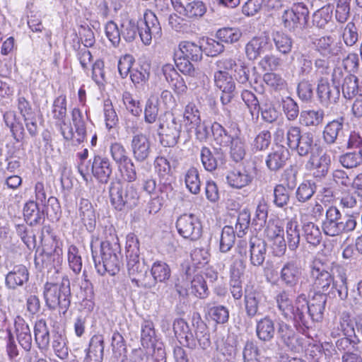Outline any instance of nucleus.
<instances>
[{
	"mask_svg": "<svg viewBox=\"0 0 362 362\" xmlns=\"http://www.w3.org/2000/svg\"><path fill=\"white\" fill-rule=\"evenodd\" d=\"M325 293H315L310 303L304 294L298 296L293 304L288 293L283 291L276 297L278 310L286 320H293L303 325L306 323L305 313H308L313 321L319 322L323 317L327 302Z\"/></svg>",
	"mask_w": 362,
	"mask_h": 362,
	"instance_id": "f257e3e1",
	"label": "nucleus"
},
{
	"mask_svg": "<svg viewBox=\"0 0 362 362\" xmlns=\"http://www.w3.org/2000/svg\"><path fill=\"white\" fill-rule=\"evenodd\" d=\"M139 243L134 234H129L126 241V257L127 268L132 281L137 287L149 288L153 286L157 281L163 282L170 276L169 266L163 262H156L151 267V275L153 281H147L150 276L147 274L145 267L139 262Z\"/></svg>",
	"mask_w": 362,
	"mask_h": 362,
	"instance_id": "f03ea898",
	"label": "nucleus"
},
{
	"mask_svg": "<svg viewBox=\"0 0 362 362\" xmlns=\"http://www.w3.org/2000/svg\"><path fill=\"white\" fill-rule=\"evenodd\" d=\"M274 139L277 143L285 141L289 148L300 156H308L315 145L313 133H302L300 127L292 124L286 127V132L283 126L279 124L274 133Z\"/></svg>",
	"mask_w": 362,
	"mask_h": 362,
	"instance_id": "7ed1b4c3",
	"label": "nucleus"
},
{
	"mask_svg": "<svg viewBox=\"0 0 362 362\" xmlns=\"http://www.w3.org/2000/svg\"><path fill=\"white\" fill-rule=\"evenodd\" d=\"M211 129L217 144L230 147V156L233 161L238 163L243 160L247 146L241 130L237 125H231L228 129H226L219 123L214 122Z\"/></svg>",
	"mask_w": 362,
	"mask_h": 362,
	"instance_id": "20e7f679",
	"label": "nucleus"
},
{
	"mask_svg": "<svg viewBox=\"0 0 362 362\" xmlns=\"http://www.w3.org/2000/svg\"><path fill=\"white\" fill-rule=\"evenodd\" d=\"M120 250L118 238L115 235L101 242L100 257L96 256L91 245L92 256L98 274L104 275L108 273L114 276L119 272L122 266Z\"/></svg>",
	"mask_w": 362,
	"mask_h": 362,
	"instance_id": "39448f33",
	"label": "nucleus"
},
{
	"mask_svg": "<svg viewBox=\"0 0 362 362\" xmlns=\"http://www.w3.org/2000/svg\"><path fill=\"white\" fill-rule=\"evenodd\" d=\"M44 298L50 310L59 308V312L65 313L70 305V281L66 276H63L57 282H47L44 286Z\"/></svg>",
	"mask_w": 362,
	"mask_h": 362,
	"instance_id": "423d86ee",
	"label": "nucleus"
},
{
	"mask_svg": "<svg viewBox=\"0 0 362 362\" xmlns=\"http://www.w3.org/2000/svg\"><path fill=\"white\" fill-rule=\"evenodd\" d=\"M109 192L111 204L117 211L132 209L139 203V189L132 183L113 182Z\"/></svg>",
	"mask_w": 362,
	"mask_h": 362,
	"instance_id": "0eeeda50",
	"label": "nucleus"
},
{
	"mask_svg": "<svg viewBox=\"0 0 362 362\" xmlns=\"http://www.w3.org/2000/svg\"><path fill=\"white\" fill-rule=\"evenodd\" d=\"M308 280L317 293H325L333 283V275L328 271L325 263L315 259L309 265Z\"/></svg>",
	"mask_w": 362,
	"mask_h": 362,
	"instance_id": "6e6552de",
	"label": "nucleus"
},
{
	"mask_svg": "<svg viewBox=\"0 0 362 362\" xmlns=\"http://www.w3.org/2000/svg\"><path fill=\"white\" fill-rule=\"evenodd\" d=\"M178 233L190 241L199 240L202 234V226L199 218L193 214H184L176 221Z\"/></svg>",
	"mask_w": 362,
	"mask_h": 362,
	"instance_id": "1a4fd4ad",
	"label": "nucleus"
},
{
	"mask_svg": "<svg viewBox=\"0 0 362 362\" xmlns=\"http://www.w3.org/2000/svg\"><path fill=\"white\" fill-rule=\"evenodd\" d=\"M79 172L83 177L91 172L94 177L100 182L107 183L112 175V168L108 158L100 156H95L91 168H89L87 167L84 170L83 165L81 163L79 167Z\"/></svg>",
	"mask_w": 362,
	"mask_h": 362,
	"instance_id": "9d476101",
	"label": "nucleus"
},
{
	"mask_svg": "<svg viewBox=\"0 0 362 362\" xmlns=\"http://www.w3.org/2000/svg\"><path fill=\"white\" fill-rule=\"evenodd\" d=\"M315 49L322 56L327 58L337 57L344 50L343 45L335 36L325 35L313 41Z\"/></svg>",
	"mask_w": 362,
	"mask_h": 362,
	"instance_id": "9b49d317",
	"label": "nucleus"
},
{
	"mask_svg": "<svg viewBox=\"0 0 362 362\" xmlns=\"http://www.w3.org/2000/svg\"><path fill=\"white\" fill-rule=\"evenodd\" d=\"M53 117L55 119L57 124L59 127L61 133L66 140H71L75 138L71 127L66 125V101L65 96H59L53 104L52 110Z\"/></svg>",
	"mask_w": 362,
	"mask_h": 362,
	"instance_id": "f8f14e48",
	"label": "nucleus"
},
{
	"mask_svg": "<svg viewBox=\"0 0 362 362\" xmlns=\"http://www.w3.org/2000/svg\"><path fill=\"white\" fill-rule=\"evenodd\" d=\"M255 176V168L244 166L229 171L226 175L227 183L233 188L241 189L249 185Z\"/></svg>",
	"mask_w": 362,
	"mask_h": 362,
	"instance_id": "ddd939ff",
	"label": "nucleus"
},
{
	"mask_svg": "<svg viewBox=\"0 0 362 362\" xmlns=\"http://www.w3.org/2000/svg\"><path fill=\"white\" fill-rule=\"evenodd\" d=\"M245 305L249 317L260 315L265 307V297L262 292L247 287L245 289Z\"/></svg>",
	"mask_w": 362,
	"mask_h": 362,
	"instance_id": "4468645a",
	"label": "nucleus"
},
{
	"mask_svg": "<svg viewBox=\"0 0 362 362\" xmlns=\"http://www.w3.org/2000/svg\"><path fill=\"white\" fill-rule=\"evenodd\" d=\"M159 128L161 132L160 142L165 146H174L180 138L182 124L180 120L173 117L166 124L160 123Z\"/></svg>",
	"mask_w": 362,
	"mask_h": 362,
	"instance_id": "2eb2a0df",
	"label": "nucleus"
},
{
	"mask_svg": "<svg viewBox=\"0 0 362 362\" xmlns=\"http://www.w3.org/2000/svg\"><path fill=\"white\" fill-rule=\"evenodd\" d=\"M131 150L136 161H145L151 152V143L149 138L143 133L136 134L131 141Z\"/></svg>",
	"mask_w": 362,
	"mask_h": 362,
	"instance_id": "dca6fc26",
	"label": "nucleus"
},
{
	"mask_svg": "<svg viewBox=\"0 0 362 362\" xmlns=\"http://www.w3.org/2000/svg\"><path fill=\"white\" fill-rule=\"evenodd\" d=\"M302 267L298 261L292 259L286 262L280 272V280L286 286H296L302 275Z\"/></svg>",
	"mask_w": 362,
	"mask_h": 362,
	"instance_id": "f3484780",
	"label": "nucleus"
},
{
	"mask_svg": "<svg viewBox=\"0 0 362 362\" xmlns=\"http://www.w3.org/2000/svg\"><path fill=\"white\" fill-rule=\"evenodd\" d=\"M216 86L222 91L221 96L223 105L228 104L235 96V83L233 78L229 74L214 73Z\"/></svg>",
	"mask_w": 362,
	"mask_h": 362,
	"instance_id": "a211bd4d",
	"label": "nucleus"
},
{
	"mask_svg": "<svg viewBox=\"0 0 362 362\" xmlns=\"http://www.w3.org/2000/svg\"><path fill=\"white\" fill-rule=\"evenodd\" d=\"M171 0L175 10L188 18L202 16L206 12L204 4L200 1Z\"/></svg>",
	"mask_w": 362,
	"mask_h": 362,
	"instance_id": "6ab92c4d",
	"label": "nucleus"
},
{
	"mask_svg": "<svg viewBox=\"0 0 362 362\" xmlns=\"http://www.w3.org/2000/svg\"><path fill=\"white\" fill-rule=\"evenodd\" d=\"M317 95L320 103L325 106L336 103L339 98L340 92L337 86H332L327 78L318 80Z\"/></svg>",
	"mask_w": 362,
	"mask_h": 362,
	"instance_id": "aec40b11",
	"label": "nucleus"
},
{
	"mask_svg": "<svg viewBox=\"0 0 362 362\" xmlns=\"http://www.w3.org/2000/svg\"><path fill=\"white\" fill-rule=\"evenodd\" d=\"M18 109L24 119L25 127L29 134L32 136L37 135L38 127L36 115L29 101L24 96L18 95Z\"/></svg>",
	"mask_w": 362,
	"mask_h": 362,
	"instance_id": "412c9836",
	"label": "nucleus"
},
{
	"mask_svg": "<svg viewBox=\"0 0 362 362\" xmlns=\"http://www.w3.org/2000/svg\"><path fill=\"white\" fill-rule=\"evenodd\" d=\"M344 119L342 117L328 122L324 128L322 137L327 144L336 142L343 144L344 140Z\"/></svg>",
	"mask_w": 362,
	"mask_h": 362,
	"instance_id": "4be33fe9",
	"label": "nucleus"
},
{
	"mask_svg": "<svg viewBox=\"0 0 362 362\" xmlns=\"http://www.w3.org/2000/svg\"><path fill=\"white\" fill-rule=\"evenodd\" d=\"M330 164V156L326 153L320 156L313 154L306 164V168L312 172L315 177L322 178L327 174Z\"/></svg>",
	"mask_w": 362,
	"mask_h": 362,
	"instance_id": "5701e85b",
	"label": "nucleus"
},
{
	"mask_svg": "<svg viewBox=\"0 0 362 362\" xmlns=\"http://www.w3.org/2000/svg\"><path fill=\"white\" fill-rule=\"evenodd\" d=\"M288 157V150L283 145L277 146L268 154L265 160L267 167L276 172L285 166Z\"/></svg>",
	"mask_w": 362,
	"mask_h": 362,
	"instance_id": "b1692460",
	"label": "nucleus"
},
{
	"mask_svg": "<svg viewBox=\"0 0 362 362\" xmlns=\"http://www.w3.org/2000/svg\"><path fill=\"white\" fill-rule=\"evenodd\" d=\"M341 214L334 206H330L326 211L325 218L322 223V228L326 235L334 237L337 235Z\"/></svg>",
	"mask_w": 362,
	"mask_h": 362,
	"instance_id": "393cba45",
	"label": "nucleus"
},
{
	"mask_svg": "<svg viewBox=\"0 0 362 362\" xmlns=\"http://www.w3.org/2000/svg\"><path fill=\"white\" fill-rule=\"evenodd\" d=\"M250 260L254 267H260L266 258L267 244L264 240L253 237L250 240Z\"/></svg>",
	"mask_w": 362,
	"mask_h": 362,
	"instance_id": "a878e982",
	"label": "nucleus"
},
{
	"mask_svg": "<svg viewBox=\"0 0 362 362\" xmlns=\"http://www.w3.org/2000/svg\"><path fill=\"white\" fill-rule=\"evenodd\" d=\"M14 327L18 343L25 351H29L32 346V335L28 323L22 317L17 316Z\"/></svg>",
	"mask_w": 362,
	"mask_h": 362,
	"instance_id": "bb28decb",
	"label": "nucleus"
},
{
	"mask_svg": "<svg viewBox=\"0 0 362 362\" xmlns=\"http://www.w3.org/2000/svg\"><path fill=\"white\" fill-rule=\"evenodd\" d=\"M269 38L266 36L252 37L245 45V53L250 60H255L269 49Z\"/></svg>",
	"mask_w": 362,
	"mask_h": 362,
	"instance_id": "cd10ccee",
	"label": "nucleus"
},
{
	"mask_svg": "<svg viewBox=\"0 0 362 362\" xmlns=\"http://www.w3.org/2000/svg\"><path fill=\"white\" fill-rule=\"evenodd\" d=\"M243 268L242 260H235L230 267V293L235 300H240L243 295L242 282L240 280Z\"/></svg>",
	"mask_w": 362,
	"mask_h": 362,
	"instance_id": "c85d7f7f",
	"label": "nucleus"
},
{
	"mask_svg": "<svg viewBox=\"0 0 362 362\" xmlns=\"http://www.w3.org/2000/svg\"><path fill=\"white\" fill-rule=\"evenodd\" d=\"M200 157L202 163L207 171H213L218 167V163H223L224 154L221 148H216L214 153L207 147H202Z\"/></svg>",
	"mask_w": 362,
	"mask_h": 362,
	"instance_id": "c756f323",
	"label": "nucleus"
},
{
	"mask_svg": "<svg viewBox=\"0 0 362 362\" xmlns=\"http://www.w3.org/2000/svg\"><path fill=\"white\" fill-rule=\"evenodd\" d=\"M78 216L88 230L91 231L94 229L96 222V214L89 200L86 199L80 200Z\"/></svg>",
	"mask_w": 362,
	"mask_h": 362,
	"instance_id": "7c9ffc66",
	"label": "nucleus"
},
{
	"mask_svg": "<svg viewBox=\"0 0 362 362\" xmlns=\"http://www.w3.org/2000/svg\"><path fill=\"white\" fill-rule=\"evenodd\" d=\"M29 274L26 267L22 264L16 265L6 276V285L9 288H16L28 281Z\"/></svg>",
	"mask_w": 362,
	"mask_h": 362,
	"instance_id": "2f4dec72",
	"label": "nucleus"
},
{
	"mask_svg": "<svg viewBox=\"0 0 362 362\" xmlns=\"http://www.w3.org/2000/svg\"><path fill=\"white\" fill-rule=\"evenodd\" d=\"M102 335H94L90 339L84 362H101L104 351Z\"/></svg>",
	"mask_w": 362,
	"mask_h": 362,
	"instance_id": "473e14b6",
	"label": "nucleus"
},
{
	"mask_svg": "<svg viewBox=\"0 0 362 362\" xmlns=\"http://www.w3.org/2000/svg\"><path fill=\"white\" fill-rule=\"evenodd\" d=\"M276 333L274 322L269 317H264L257 322L256 334L263 341H271Z\"/></svg>",
	"mask_w": 362,
	"mask_h": 362,
	"instance_id": "72a5a7b5",
	"label": "nucleus"
},
{
	"mask_svg": "<svg viewBox=\"0 0 362 362\" xmlns=\"http://www.w3.org/2000/svg\"><path fill=\"white\" fill-rule=\"evenodd\" d=\"M325 117L323 110H303L300 113V122L305 127H317L321 124Z\"/></svg>",
	"mask_w": 362,
	"mask_h": 362,
	"instance_id": "f704fd0d",
	"label": "nucleus"
},
{
	"mask_svg": "<svg viewBox=\"0 0 362 362\" xmlns=\"http://www.w3.org/2000/svg\"><path fill=\"white\" fill-rule=\"evenodd\" d=\"M35 339L41 349L47 348L50 338L49 329L44 319L37 320L34 327Z\"/></svg>",
	"mask_w": 362,
	"mask_h": 362,
	"instance_id": "c9c22d12",
	"label": "nucleus"
},
{
	"mask_svg": "<svg viewBox=\"0 0 362 362\" xmlns=\"http://www.w3.org/2000/svg\"><path fill=\"white\" fill-rule=\"evenodd\" d=\"M201 120L200 111L197 105L194 103H189L183 110L182 123L184 127L187 130L194 124H199Z\"/></svg>",
	"mask_w": 362,
	"mask_h": 362,
	"instance_id": "e433bc0d",
	"label": "nucleus"
},
{
	"mask_svg": "<svg viewBox=\"0 0 362 362\" xmlns=\"http://www.w3.org/2000/svg\"><path fill=\"white\" fill-rule=\"evenodd\" d=\"M73 124L76 129L77 144L83 142L86 136V121L84 115L78 108H74L71 112Z\"/></svg>",
	"mask_w": 362,
	"mask_h": 362,
	"instance_id": "4c0bfd02",
	"label": "nucleus"
},
{
	"mask_svg": "<svg viewBox=\"0 0 362 362\" xmlns=\"http://www.w3.org/2000/svg\"><path fill=\"white\" fill-rule=\"evenodd\" d=\"M173 330L177 339H185L187 346L194 345V337L188 324L183 319H177L173 323Z\"/></svg>",
	"mask_w": 362,
	"mask_h": 362,
	"instance_id": "58836bf2",
	"label": "nucleus"
},
{
	"mask_svg": "<svg viewBox=\"0 0 362 362\" xmlns=\"http://www.w3.org/2000/svg\"><path fill=\"white\" fill-rule=\"evenodd\" d=\"M159 100L156 95L151 94L147 100L144 108V120L148 124L156 122L159 115Z\"/></svg>",
	"mask_w": 362,
	"mask_h": 362,
	"instance_id": "ea45409f",
	"label": "nucleus"
},
{
	"mask_svg": "<svg viewBox=\"0 0 362 362\" xmlns=\"http://www.w3.org/2000/svg\"><path fill=\"white\" fill-rule=\"evenodd\" d=\"M338 274L337 279L333 276V283L332 288L338 293V297L341 300H345L348 297L347 277L344 269L341 267L336 268Z\"/></svg>",
	"mask_w": 362,
	"mask_h": 362,
	"instance_id": "a19ab883",
	"label": "nucleus"
},
{
	"mask_svg": "<svg viewBox=\"0 0 362 362\" xmlns=\"http://www.w3.org/2000/svg\"><path fill=\"white\" fill-rule=\"evenodd\" d=\"M23 216L25 221L30 225L40 223L44 220L43 213L38 208V205L34 201H30L25 204Z\"/></svg>",
	"mask_w": 362,
	"mask_h": 362,
	"instance_id": "79ce46f5",
	"label": "nucleus"
},
{
	"mask_svg": "<svg viewBox=\"0 0 362 362\" xmlns=\"http://www.w3.org/2000/svg\"><path fill=\"white\" fill-rule=\"evenodd\" d=\"M240 60L236 55L226 54L215 62L214 73L229 74L228 71H233Z\"/></svg>",
	"mask_w": 362,
	"mask_h": 362,
	"instance_id": "37998d69",
	"label": "nucleus"
},
{
	"mask_svg": "<svg viewBox=\"0 0 362 362\" xmlns=\"http://www.w3.org/2000/svg\"><path fill=\"white\" fill-rule=\"evenodd\" d=\"M303 236L306 241L314 246L318 245L322 240V233L318 227L311 221L303 223Z\"/></svg>",
	"mask_w": 362,
	"mask_h": 362,
	"instance_id": "c03bdc74",
	"label": "nucleus"
},
{
	"mask_svg": "<svg viewBox=\"0 0 362 362\" xmlns=\"http://www.w3.org/2000/svg\"><path fill=\"white\" fill-rule=\"evenodd\" d=\"M288 247L291 250H296L300 243V231L298 222L294 219L289 220L286 223Z\"/></svg>",
	"mask_w": 362,
	"mask_h": 362,
	"instance_id": "a18cd8bd",
	"label": "nucleus"
},
{
	"mask_svg": "<svg viewBox=\"0 0 362 362\" xmlns=\"http://www.w3.org/2000/svg\"><path fill=\"white\" fill-rule=\"evenodd\" d=\"M235 241V230L232 226H226L223 228L219 239V250L225 253L231 250Z\"/></svg>",
	"mask_w": 362,
	"mask_h": 362,
	"instance_id": "49530a36",
	"label": "nucleus"
},
{
	"mask_svg": "<svg viewBox=\"0 0 362 362\" xmlns=\"http://www.w3.org/2000/svg\"><path fill=\"white\" fill-rule=\"evenodd\" d=\"M179 47L183 58L194 62H197L202 58V47L194 42H182Z\"/></svg>",
	"mask_w": 362,
	"mask_h": 362,
	"instance_id": "de8ad7c7",
	"label": "nucleus"
},
{
	"mask_svg": "<svg viewBox=\"0 0 362 362\" xmlns=\"http://www.w3.org/2000/svg\"><path fill=\"white\" fill-rule=\"evenodd\" d=\"M359 86L356 76L347 74L341 84L342 94L345 98L351 99L358 92Z\"/></svg>",
	"mask_w": 362,
	"mask_h": 362,
	"instance_id": "09e8293b",
	"label": "nucleus"
},
{
	"mask_svg": "<svg viewBox=\"0 0 362 362\" xmlns=\"http://www.w3.org/2000/svg\"><path fill=\"white\" fill-rule=\"evenodd\" d=\"M190 293L199 298H205L208 296V287L203 276L196 274L190 280Z\"/></svg>",
	"mask_w": 362,
	"mask_h": 362,
	"instance_id": "8fccbe9b",
	"label": "nucleus"
},
{
	"mask_svg": "<svg viewBox=\"0 0 362 362\" xmlns=\"http://www.w3.org/2000/svg\"><path fill=\"white\" fill-rule=\"evenodd\" d=\"M139 25L129 18L123 19L120 23L121 36L126 42H132L135 40L139 33Z\"/></svg>",
	"mask_w": 362,
	"mask_h": 362,
	"instance_id": "3c124183",
	"label": "nucleus"
},
{
	"mask_svg": "<svg viewBox=\"0 0 362 362\" xmlns=\"http://www.w3.org/2000/svg\"><path fill=\"white\" fill-rule=\"evenodd\" d=\"M341 37L344 44L348 47H352L358 42L359 34L353 21L349 22L344 27L341 28Z\"/></svg>",
	"mask_w": 362,
	"mask_h": 362,
	"instance_id": "603ef678",
	"label": "nucleus"
},
{
	"mask_svg": "<svg viewBox=\"0 0 362 362\" xmlns=\"http://www.w3.org/2000/svg\"><path fill=\"white\" fill-rule=\"evenodd\" d=\"M273 41L276 49L279 52L287 54L291 51L293 40L288 35L281 32H276L273 34Z\"/></svg>",
	"mask_w": 362,
	"mask_h": 362,
	"instance_id": "864d4df0",
	"label": "nucleus"
},
{
	"mask_svg": "<svg viewBox=\"0 0 362 362\" xmlns=\"http://www.w3.org/2000/svg\"><path fill=\"white\" fill-rule=\"evenodd\" d=\"M242 36L241 31L237 28H223L219 29L216 37L222 42L234 43L238 42Z\"/></svg>",
	"mask_w": 362,
	"mask_h": 362,
	"instance_id": "5fc2aeb1",
	"label": "nucleus"
},
{
	"mask_svg": "<svg viewBox=\"0 0 362 362\" xmlns=\"http://www.w3.org/2000/svg\"><path fill=\"white\" fill-rule=\"evenodd\" d=\"M185 184L191 193L197 194L200 192L201 181L197 168H191L187 170L185 175Z\"/></svg>",
	"mask_w": 362,
	"mask_h": 362,
	"instance_id": "6e6d98bb",
	"label": "nucleus"
},
{
	"mask_svg": "<svg viewBox=\"0 0 362 362\" xmlns=\"http://www.w3.org/2000/svg\"><path fill=\"white\" fill-rule=\"evenodd\" d=\"M141 341L144 347H149L154 344L156 332L152 322L145 321L141 325Z\"/></svg>",
	"mask_w": 362,
	"mask_h": 362,
	"instance_id": "4d7b16f0",
	"label": "nucleus"
},
{
	"mask_svg": "<svg viewBox=\"0 0 362 362\" xmlns=\"http://www.w3.org/2000/svg\"><path fill=\"white\" fill-rule=\"evenodd\" d=\"M117 166L121 176L124 180L127 182L126 183H132L136 180L137 174L136 167L131 158Z\"/></svg>",
	"mask_w": 362,
	"mask_h": 362,
	"instance_id": "13d9d810",
	"label": "nucleus"
},
{
	"mask_svg": "<svg viewBox=\"0 0 362 362\" xmlns=\"http://www.w3.org/2000/svg\"><path fill=\"white\" fill-rule=\"evenodd\" d=\"M277 335L286 346L290 347L295 338V331L290 325L283 321H280L278 323Z\"/></svg>",
	"mask_w": 362,
	"mask_h": 362,
	"instance_id": "bf43d9fd",
	"label": "nucleus"
},
{
	"mask_svg": "<svg viewBox=\"0 0 362 362\" xmlns=\"http://www.w3.org/2000/svg\"><path fill=\"white\" fill-rule=\"evenodd\" d=\"M316 191V185L310 181L302 182L296 191V198L298 202H305L309 200Z\"/></svg>",
	"mask_w": 362,
	"mask_h": 362,
	"instance_id": "052dcab7",
	"label": "nucleus"
},
{
	"mask_svg": "<svg viewBox=\"0 0 362 362\" xmlns=\"http://www.w3.org/2000/svg\"><path fill=\"white\" fill-rule=\"evenodd\" d=\"M138 25L139 27L151 29L153 34H162L160 23L154 13L151 11H148L144 13V21Z\"/></svg>",
	"mask_w": 362,
	"mask_h": 362,
	"instance_id": "680f3d73",
	"label": "nucleus"
},
{
	"mask_svg": "<svg viewBox=\"0 0 362 362\" xmlns=\"http://www.w3.org/2000/svg\"><path fill=\"white\" fill-rule=\"evenodd\" d=\"M103 112L106 127L109 129L115 127L119 119L110 100L104 101Z\"/></svg>",
	"mask_w": 362,
	"mask_h": 362,
	"instance_id": "e2e57ef3",
	"label": "nucleus"
},
{
	"mask_svg": "<svg viewBox=\"0 0 362 362\" xmlns=\"http://www.w3.org/2000/svg\"><path fill=\"white\" fill-rule=\"evenodd\" d=\"M241 98L249 109L250 114L253 116H259L260 105L256 95L250 90H244L241 93Z\"/></svg>",
	"mask_w": 362,
	"mask_h": 362,
	"instance_id": "0e129e2a",
	"label": "nucleus"
},
{
	"mask_svg": "<svg viewBox=\"0 0 362 362\" xmlns=\"http://www.w3.org/2000/svg\"><path fill=\"white\" fill-rule=\"evenodd\" d=\"M52 348L55 354L61 359H65L69 354L66 344V338L61 334L57 333L53 336Z\"/></svg>",
	"mask_w": 362,
	"mask_h": 362,
	"instance_id": "69168bd1",
	"label": "nucleus"
},
{
	"mask_svg": "<svg viewBox=\"0 0 362 362\" xmlns=\"http://www.w3.org/2000/svg\"><path fill=\"white\" fill-rule=\"evenodd\" d=\"M110 151L112 159L117 165L130 159L124 146L121 143H112L110 146Z\"/></svg>",
	"mask_w": 362,
	"mask_h": 362,
	"instance_id": "338daca9",
	"label": "nucleus"
},
{
	"mask_svg": "<svg viewBox=\"0 0 362 362\" xmlns=\"http://www.w3.org/2000/svg\"><path fill=\"white\" fill-rule=\"evenodd\" d=\"M263 80L268 86L275 90H281L286 88V81L278 74L267 73L264 75Z\"/></svg>",
	"mask_w": 362,
	"mask_h": 362,
	"instance_id": "774afa93",
	"label": "nucleus"
}]
</instances>
